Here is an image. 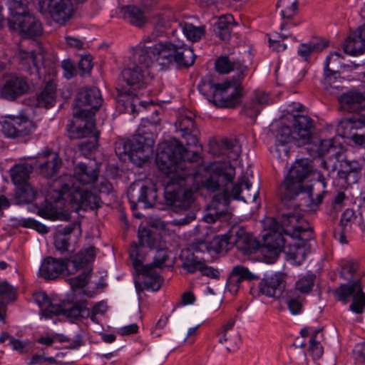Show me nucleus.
Here are the masks:
<instances>
[{
    "instance_id": "f257e3e1",
    "label": "nucleus",
    "mask_w": 365,
    "mask_h": 365,
    "mask_svg": "<svg viewBox=\"0 0 365 365\" xmlns=\"http://www.w3.org/2000/svg\"><path fill=\"white\" fill-rule=\"evenodd\" d=\"M175 126L187 148L176 138L164 142L158 147L155 162L158 169L166 175L165 205L178 212L187 210L194 201V192L186 187L185 181L192 175L190 167L200 158L202 146L198 140L200 130L192 113L180 115Z\"/></svg>"
},
{
    "instance_id": "f03ea898",
    "label": "nucleus",
    "mask_w": 365,
    "mask_h": 365,
    "mask_svg": "<svg viewBox=\"0 0 365 365\" xmlns=\"http://www.w3.org/2000/svg\"><path fill=\"white\" fill-rule=\"evenodd\" d=\"M173 19L174 13L172 9H168L161 13L155 27V32L158 31L159 34L153 33L145 37L134 48L130 66L121 72L123 81L133 89L144 88L151 81L153 77L150 69L155 61L157 62L152 43L158 36L162 35L171 27Z\"/></svg>"
},
{
    "instance_id": "7ed1b4c3",
    "label": "nucleus",
    "mask_w": 365,
    "mask_h": 365,
    "mask_svg": "<svg viewBox=\"0 0 365 365\" xmlns=\"http://www.w3.org/2000/svg\"><path fill=\"white\" fill-rule=\"evenodd\" d=\"M252 184L248 178L242 176L237 183H232L231 190L227 187L222 192L214 195L210 207L203 219L207 223H214L218 220H225L228 214L230 197L245 202H256L259 195V188L251 190Z\"/></svg>"
},
{
    "instance_id": "20e7f679",
    "label": "nucleus",
    "mask_w": 365,
    "mask_h": 365,
    "mask_svg": "<svg viewBox=\"0 0 365 365\" xmlns=\"http://www.w3.org/2000/svg\"><path fill=\"white\" fill-rule=\"evenodd\" d=\"M58 182L59 187L50 191L51 198L55 202L61 200L69 201L76 211L94 210L100 207L99 197L87 189L73 187L71 175L63 176Z\"/></svg>"
},
{
    "instance_id": "39448f33",
    "label": "nucleus",
    "mask_w": 365,
    "mask_h": 365,
    "mask_svg": "<svg viewBox=\"0 0 365 365\" xmlns=\"http://www.w3.org/2000/svg\"><path fill=\"white\" fill-rule=\"evenodd\" d=\"M11 12L8 19L10 30L19 32L24 38H34L42 34L43 28L40 21L26 11V0H6Z\"/></svg>"
},
{
    "instance_id": "423d86ee",
    "label": "nucleus",
    "mask_w": 365,
    "mask_h": 365,
    "mask_svg": "<svg viewBox=\"0 0 365 365\" xmlns=\"http://www.w3.org/2000/svg\"><path fill=\"white\" fill-rule=\"evenodd\" d=\"M312 170V161L307 158L297 160L294 163L279 187L281 199L284 203L301 195L302 192L309 185L305 180Z\"/></svg>"
},
{
    "instance_id": "0eeeda50",
    "label": "nucleus",
    "mask_w": 365,
    "mask_h": 365,
    "mask_svg": "<svg viewBox=\"0 0 365 365\" xmlns=\"http://www.w3.org/2000/svg\"><path fill=\"white\" fill-rule=\"evenodd\" d=\"M152 43L153 52L157 62L163 68L175 63L179 68H187L192 66L195 59L193 51L183 44L179 45L171 42Z\"/></svg>"
},
{
    "instance_id": "6e6552de",
    "label": "nucleus",
    "mask_w": 365,
    "mask_h": 365,
    "mask_svg": "<svg viewBox=\"0 0 365 365\" xmlns=\"http://www.w3.org/2000/svg\"><path fill=\"white\" fill-rule=\"evenodd\" d=\"M69 132L74 138H88V140L81 143L78 145L83 153H90L98 146L99 132L96 129L95 120L88 115L86 118L81 115L80 112L75 113V120L69 125Z\"/></svg>"
},
{
    "instance_id": "1a4fd4ad",
    "label": "nucleus",
    "mask_w": 365,
    "mask_h": 365,
    "mask_svg": "<svg viewBox=\"0 0 365 365\" xmlns=\"http://www.w3.org/2000/svg\"><path fill=\"white\" fill-rule=\"evenodd\" d=\"M245 76V73L241 70L237 73V78H233L232 81L218 83V88L215 90L214 100L209 101L220 108H235L241 103L242 96L240 80Z\"/></svg>"
},
{
    "instance_id": "9d476101",
    "label": "nucleus",
    "mask_w": 365,
    "mask_h": 365,
    "mask_svg": "<svg viewBox=\"0 0 365 365\" xmlns=\"http://www.w3.org/2000/svg\"><path fill=\"white\" fill-rule=\"evenodd\" d=\"M338 101L342 110L355 113L351 120L339 124L338 131L344 125H350L351 128H357L359 124L365 125V96L363 93L350 91L339 96Z\"/></svg>"
},
{
    "instance_id": "9b49d317",
    "label": "nucleus",
    "mask_w": 365,
    "mask_h": 365,
    "mask_svg": "<svg viewBox=\"0 0 365 365\" xmlns=\"http://www.w3.org/2000/svg\"><path fill=\"white\" fill-rule=\"evenodd\" d=\"M102 101L101 94L98 88L81 89L73 104V120H75V113L78 112H80L81 115L85 116L86 119L88 115H91V119H94L95 112L100 108Z\"/></svg>"
},
{
    "instance_id": "f8f14e48",
    "label": "nucleus",
    "mask_w": 365,
    "mask_h": 365,
    "mask_svg": "<svg viewBox=\"0 0 365 365\" xmlns=\"http://www.w3.org/2000/svg\"><path fill=\"white\" fill-rule=\"evenodd\" d=\"M212 173L204 182V187L209 191L215 192L220 186L225 187L223 191L231 186L235 175V168L230 162H214L210 165Z\"/></svg>"
},
{
    "instance_id": "ddd939ff",
    "label": "nucleus",
    "mask_w": 365,
    "mask_h": 365,
    "mask_svg": "<svg viewBox=\"0 0 365 365\" xmlns=\"http://www.w3.org/2000/svg\"><path fill=\"white\" fill-rule=\"evenodd\" d=\"M158 234L145 227L139 229L138 243H133L129 250V256L133 261V267L138 269V266L143 262L145 256V248L152 250L158 249Z\"/></svg>"
},
{
    "instance_id": "4468645a",
    "label": "nucleus",
    "mask_w": 365,
    "mask_h": 365,
    "mask_svg": "<svg viewBox=\"0 0 365 365\" xmlns=\"http://www.w3.org/2000/svg\"><path fill=\"white\" fill-rule=\"evenodd\" d=\"M159 130L158 123L148 120L143 121L138 127V134L133 138L135 140V145L138 146L141 150L138 153L141 158L148 160L153 155L155 139Z\"/></svg>"
},
{
    "instance_id": "2eb2a0df",
    "label": "nucleus",
    "mask_w": 365,
    "mask_h": 365,
    "mask_svg": "<svg viewBox=\"0 0 365 365\" xmlns=\"http://www.w3.org/2000/svg\"><path fill=\"white\" fill-rule=\"evenodd\" d=\"M338 299L346 303L350 297L353 302L349 306V309L356 314H361L365 307V294L362 291L360 280L350 282L348 284H341L335 292Z\"/></svg>"
},
{
    "instance_id": "dca6fc26",
    "label": "nucleus",
    "mask_w": 365,
    "mask_h": 365,
    "mask_svg": "<svg viewBox=\"0 0 365 365\" xmlns=\"http://www.w3.org/2000/svg\"><path fill=\"white\" fill-rule=\"evenodd\" d=\"M301 217L299 214L292 212L282 214V226L284 233L292 238L298 239L301 244L313 238V230L308 224L306 226L297 225Z\"/></svg>"
},
{
    "instance_id": "f3484780",
    "label": "nucleus",
    "mask_w": 365,
    "mask_h": 365,
    "mask_svg": "<svg viewBox=\"0 0 365 365\" xmlns=\"http://www.w3.org/2000/svg\"><path fill=\"white\" fill-rule=\"evenodd\" d=\"M127 195L133 210L138 204H142L144 208L154 207L157 200V192L155 188L146 186L143 182H135L130 185Z\"/></svg>"
},
{
    "instance_id": "a211bd4d",
    "label": "nucleus",
    "mask_w": 365,
    "mask_h": 365,
    "mask_svg": "<svg viewBox=\"0 0 365 365\" xmlns=\"http://www.w3.org/2000/svg\"><path fill=\"white\" fill-rule=\"evenodd\" d=\"M264 227L269 230L264 235V243L267 250L274 255H278L282 251L284 252L287 245L282 235L284 230L282 226V220L279 223L274 218L269 217L265 220Z\"/></svg>"
},
{
    "instance_id": "6ab92c4d",
    "label": "nucleus",
    "mask_w": 365,
    "mask_h": 365,
    "mask_svg": "<svg viewBox=\"0 0 365 365\" xmlns=\"http://www.w3.org/2000/svg\"><path fill=\"white\" fill-rule=\"evenodd\" d=\"M30 87L26 78L16 75L4 76L0 83V97L9 101L26 93Z\"/></svg>"
},
{
    "instance_id": "aec40b11",
    "label": "nucleus",
    "mask_w": 365,
    "mask_h": 365,
    "mask_svg": "<svg viewBox=\"0 0 365 365\" xmlns=\"http://www.w3.org/2000/svg\"><path fill=\"white\" fill-rule=\"evenodd\" d=\"M274 138V144L270 147L269 151L274 158L284 160L288 157L290 143L295 140L291 127L281 123L275 131Z\"/></svg>"
},
{
    "instance_id": "412c9836",
    "label": "nucleus",
    "mask_w": 365,
    "mask_h": 365,
    "mask_svg": "<svg viewBox=\"0 0 365 365\" xmlns=\"http://www.w3.org/2000/svg\"><path fill=\"white\" fill-rule=\"evenodd\" d=\"M78 231L80 235L81 232V224L78 222H73L63 226L58 225L56 228L54 233V247L56 251L61 255H65L64 257H71L69 247L72 235Z\"/></svg>"
},
{
    "instance_id": "4be33fe9",
    "label": "nucleus",
    "mask_w": 365,
    "mask_h": 365,
    "mask_svg": "<svg viewBox=\"0 0 365 365\" xmlns=\"http://www.w3.org/2000/svg\"><path fill=\"white\" fill-rule=\"evenodd\" d=\"M138 273V278L135 279L136 290L140 292L143 289L158 291L160 289L163 279L160 274L152 267V264L143 265V262L138 266V269L135 268Z\"/></svg>"
},
{
    "instance_id": "5701e85b",
    "label": "nucleus",
    "mask_w": 365,
    "mask_h": 365,
    "mask_svg": "<svg viewBox=\"0 0 365 365\" xmlns=\"http://www.w3.org/2000/svg\"><path fill=\"white\" fill-rule=\"evenodd\" d=\"M230 240L232 245L245 255H251L259 248V242L252 235L246 232L242 227L235 226L230 230Z\"/></svg>"
},
{
    "instance_id": "b1692460",
    "label": "nucleus",
    "mask_w": 365,
    "mask_h": 365,
    "mask_svg": "<svg viewBox=\"0 0 365 365\" xmlns=\"http://www.w3.org/2000/svg\"><path fill=\"white\" fill-rule=\"evenodd\" d=\"M68 257L56 259L47 257L43 260L39 269V275L46 280H53L58 278L66 269L70 263Z\"/></svg>"
},
{
    "instance_id": "393cba45",
    "label": "nucleus",
    "mask_w": 365,
    "mask_h": 365,
    "mask_svg": "<svg viewBox=\"0 0 365 365\" xmlns=\"http://www.w3.org/2000/svg\"><path fill=\"white\" fill-rule=\"evenodd\" d=\"M100 170L96 163H79L74 168L73 185L75 186L74 180H76L83 185H91L95 183L99 176Z\"/></svg>"
},
{
    "instance_id": "a878e982",
    "label": "nucleus",
    "mask_w": 365,
    "mask_h": 365,
    "mask_svg": "<svg viewBox=\"0 0 365 365\" xmlns=\"http://www.w3.org/2000/svg\"><path fill=\"white\" fill-rule=\"evenodd\" d=\"M286 282L284 277L279 274H274L264 278L259 284V290L269 297L279 299L284 297Z\"/></svg>"
},
{
    "instance_id": "bb28decb",
    "label": "nucleus",
    "mask_w": 365,
    "mask_h": 365,
    "mask_svg": "<svg viewBox=\"0 0 365 365\" xmlns=\"http://www.w3.org/2000/svg\"><path fill=\"white\" fill-rule=\"evenodd\" d=\"M135 143L134 138L132 140L118 139L114 144L115 153L120 159L128 156L130 160L140 165L146 162L147 160L140 157L138 153L141 150L138 146L135 145Z\"/></svg>"
},
{
    "instance_id": "cd10ccee",
    "label": "nucleus",
    "mask_w": 365,
    "mask_h": 365,
    "mask_svg": "<svg viewBox=\"0 0 365 365\" xmlns=\"http://www.w3.org/2000/svg\"><path fill=\"white\" fill-rule=\"evenodd\" d=\"M258 278V276L252 273L248 268L237 265L232 268L230 274L226 288L230 293L236 294L242 281H252Z\"/></svg>"
},
{
    "instance_id": "c85d7f7f",
    "label": "nucleus",
    "mask_w": 365,
    "mask_h": 365,
    "mask_svg": "<svg viewBox=\"0 0 365 365\" xmlns=\"http://www.w3.org/2000/svg\"><path fill=\"white\" fill-rule=\"evenodd\" d=\"M39 173L46 178L53 177L61 166V160L54 152H48L38 158Z\"/></svg>"
},
{
    "instance_id": "c756f323",
    "label": "nucleus",
    "mask_w": 365,
    "mask_h": 365,
    "mask_svg": "<svg viewBox=\"0 0 365 365\" xmlns=\"http://www.w3.org/2000/svg\"><path fill=\"white\" fill-rule=\"evenodd\" d=\"M290 122L294 133L302 143H309L312 139V130L314 128L312 119L308 115L298 114L292 115Z\"/></svg>"
},
{
    "instance_id": "7c9ffc66",
    "label": "nucleus",
    "mask_w": 365,
    "mask_h": 365,
    "mask_svg": "<svg viewBox=\"0 0 365 365\" xmlns=\"http://www.w3.org/2000/svg\"><path fill=\"white\" fill-rule=\"evenodd\" d=\"M331 56H327L324 63L323 88L331 95H336L342 88L340 73L329 68Z\"/></svg>"
},
{
    "instance_id": "2f4dec72",
    "label": "nucleus",
    "mask_w": 365,
    "mask_h": 365,
    "mask_svg": "<svg viewBox=\"0 0 365 365\" xmlns=\"http://www.w3.org/2000/svg\"><path fill=\"white\" fill-rule=\"evenodd\" d=\"M344 50L346 53L357 56L365 52V24L352 32L346 38Z\"/></svg>"
},
{
    "instance_id": "473e14b6",
    "label": "nucleus",
    "mask_w": 365,
    "mask_h": 365,
    "mask_svg": "<svg viewBox=\"0 0 365 365\" xmlns=\"http://www.w3.org/2000/svg\"><path fill=\"white\" fill-rule=\"evenodd\" d=\"M341 169L338 172V176L340 180L344 181L346 186L351 185L357 182L359 173L362 166L361 163L355 160H344L341 164Z\"/></svg>"
},
{
    "instance_id": "72a5a7b5",
    "label": "nucleus",
    "mask_w": 365,
    "mask_h": 365,
    "mask_svg": "<svg viewBox=\"0 0 365 365\" xmlns=\"http://www.w3.org/2000/svg\"><path fill=\"white\" fill-rule=\"evenodd\" d=\"M49 7L52 18L58 23L68 20L73 10L71 0H51Z\"/></svg>"
},
{
    "instance_id": "f704fd0d",
    "label": "nucleus",
    "mask_w": 365,
    "mask_h": 365,
    "mask_svg": "<svg viewBox=\"0 0 365 365\" xmlns=\"http://www.w3.org/2000/svg\"><path fill=\"white\" fill-rule=\"evenodd\" d=\"M241 146L234 138H224L217 143V150L214 153L218 156H225L230 160H236L241 153Z\"/></svg>"
},
{
    "instance_id": "c9c22d12",
    "label": "nucleus",
    "mask_w": 365,
    "mask_h": 365,
    "mask_svg": "<svg viewBox=\"0 0 365 365\" xmlns=\"http://www.w3.org/2000/svg\"><path fill=\"white\" fill-rule=\"evenodd\" d=\"M56 97V84L53 80H49L37 95L36 106L46 108H51L54 106Z\"/></svg>"
},
{
    "instance_id": "e433bc0d",
    "label": "nucleus",
    "mask_w": 365,
    "mask_h": 365,
    "mask_svg": "<svg viewBox=\"0 0 365 365\" xmlns=\"http://www.w3.org/2000/svg\"><path fill=\"white\" fill-rule=\"evenodd\" d=\"M23 68L25 70L33 72V69L38 73L40 66L43 64V56L40 52H31L20 51L18 56Z\"/></svg>"
},
{
    "instance_id": "4c0bfd02",
    "label": "nucleus",
    "mask_w": 365,
    "mask_h": 365,
    "mask_svg": "<svg viewBox=\"0 0 365 365\" xmlns=\"http://www.w3.org/2000/svg\"><path fill=\"white\" fill-rule=\"evenodd\" d=\"M232 244L230 240V233L228 235L215 237L208 245L205 242H200L193 247L197 252H205V250H212L216 253L227 251L229 249V245Z\"/></svg>"
},
{
    "instance_id": "58836bf2",
    "label": "nucleus",
    "mask_w": 365,
    "mask_h": 365,
    "mask_svg": "<svg viewBox=\"0 0 365 365\" xmlns=\"http://www.w3.org/2000/svg\"><path fill=\"white\" fill-rule=\"evenodd\" d=\"M329 41L321 38H313L307 43H301L298 54L305 60L314 52H321L329 46Z\"/></svg>"
},
{
    "instance_id": "ea45409f",
    "label": "nucleus",
    "mask_w": 365,
    "mask_h": 365,
    "mask_svg": "<svg viewBox=\"0 0 365 365\" xmlns=\"http://www.w3.org/2000/svg\"><path fill=\"white\" fill-rule=\"evenodd\" d=\"M237 317L229 319L222 327L216 331V335L218 336V341L220 344H223L225 343L230 344L237 345L240 341V336L237 334L232 336L229 331H231L235 324Z\"/></svg>"
},
{
    "instance_id": "a19ab883",
    "label": "nucleus",
    "mask_w": 365,
    "mask_h": 365,
    "mask_svg": "<svg viewBox=\"0 0 365 365\" xmlns=\"http://www.w3.org/2000/svg\"><path fill=\"white\" fill-rule=\"evenodd\" d=\"M123 17L131 24L141 27L145 23V17L143 11L135 6H123L120 9Z\"/></svg>"
},
{
    "instance_id": "79ce46f5",
    "label": "nucleus",
    "mask_w": 365,
    "mask_h": 365,
    "mask_svg": "<svg viewBox=\"0 0 365 365\" xmlns=\"http://www.w3.org/2000/svg\"><path fill=\"white\" fill-rule=\"evenodd\" d=\"M83 303H66L63 304V314L71 322L79 320L84 317V314L89 315V309Z\"/></svg>"
},
{
    "instance_id": "37998d69",
    "label": "nucleus",
    "mask_w": 365,
    "mask_h": 365,
    "mask_svg": "<svg viewBox=\"0 0 365 365\" xmlns=\"http://www.w3.org/2000/svg\"><path fill=\"white\" fill-rule=\"evenodd\" d=\"M14 200L18 205L31 202L36 196V190L30 183L16 185Z\"/></svg>"
},
{
    "instance_id": "c03bdc74",
    "label": "nucleus",
    "mask_w": 365,
    "mask_h": 365,
    "mask_svg": "<svg viewBox=\"0 0 365 365\" xmlns=\"http://www.w3.org/2000/svg\"><path fill=\"white\" fill-rule=\"evenodd\" d=\"M232 16H222L214 24V32L222 40L227 41L230 38L231 29L233 27L232 24Z\"/></svg>"
},
{
    "instance_id": "a18cd8bd",
    "label": "nucleus",
    "mask_w": 365,
    "mask_h": 365,
    "mask_svg": "<svg viewBox=\"0 0 365 365\" xmlns=\"http://www.w3.org/2000/svg\"><path fill=\"white\" fill-rule=\"evenodd\" d=\"M33 167L27 163L16 165L11 170V180L15 185L28 183Z\"/></svg>"
},
{
    "instance_id": "49530a36",
    "label": "nucleus",
    "mask_w": 365,
    "mask_h": 365,
    "mask_svg": "<svg viewBox=\"0 0 365 365\" xmlns=\"http://www.w3.org/2000/svg\"><path fill=\"white\" fill-rule=\"evenodd\" d=\"M181 259H182V267L190 274L199 270L204 262L199 256L195 255L190 250L183 251L181 254Z\"/></svg>"
},
{
    "instance_id": "de8ad7c7",
    "label": "nucleus",
    "mask_w": 365,
    "mask_h": 365,
    "mask_svg": "<svg viewBox=\"0 0 365 365\" xmlns=\"http://www.w3.org/2000/svg\"><path fill=\"white\" fill-rule=\"evenodd\" d=\"M38 214L43 218L51 220H68L70 218V215L68 212L59 211L51 202H48L47 200L44 206L38 208Z\"/></svg>"
},
{
    "instance_id": "09e8293b",
    "label": "nucleus",
    "mask_w": 365,
    "mask_h": 365,
    "mask_svg": "<svg viewBox=\"0 0 365 365\" xmlns=\"http://www.w3.org/2000/svg\"><path fill=\"white\" fill-rule=\"evenodd\" d=\"M290 24L288 22L282 23L281 24V31L280 34H278V36L275 38H269V47L277 52L283 51L287 48L286 44L281 43V40H284L289 37L292 36V34L289 31H287V29L289 28Z\"/></svg>"
},
{
    "instance_id": "8fccbe9b",
    "label": "nucleus",
    "mask_w": 365,
    "mask_h": 365,
    "mask_svg": "<svg viewBox=\"0 0 365 365\" xmlns=\"http://www.w3.org/2000/svg\"><path fill=\"white\" fill-rule=\"evenodd\" d=\"M180 26L186 38L192 42L200 41L205 34V26H196L189 23L180 24Z\"/></svg>"
},
{
    "instance_id": "3c124183",
    "label": "nucleus",
    "mask_w": 365,
    "mask_h": 365,
    "mask_svg": "<svg viewBox=\"0 0 365 365\" xmlns=\"http://www.w3.org/2000/svg\"><path fill=\"white\" fill-rule=\"evenodd\" d=\"M284 252L287 257L294 261L297 264H300L305 258V247L303 244L299 242L287 245Z\"/></svg>"
},
{
    "instance_id": "603ef678",
    "label": "nucleus",
    "mask_w": 365,
    "mask_h": 365,
    "mask_svg": "<svg viewBox=\"0 0 365 365\" xmlns=\"http://www.w3.org/2000/svg\"><path fill=\"white\" fill-rule=\"evenodd\" d=\"M95 247L91 246L79 252L78 256L71 263L76 270L79 269L83 265L93 261L95 258Z\"/></svg>"
},
{
    "instance_id": "864d4df0",
    "label": "nucleus",
    "mask_w": 365,
    "mask_h": 365,
    "mask_svg": "<svg viewBox=\"0 0 365 365\" xmlns=\"http://www.w3.org/2000/svg\"><path fill=\"white\" fill-rule=\"evenodd\" d=\"M322 339V329H319L315 330L314 334L309 340V351L314 359H319L323 354V348L320 344V339Z\"/></svg>"
},
{
    "instance_id": "5fc2aeb1",
    "label": "nucleus",
    "mask_w": 365,
    "mask_h": 365,
    "mask_svg": "<svg viewBox=\"0 0 365 365\" xmlns=\"http://www.w3.org/2000/svg\"><path fill=\"white\" fill-rule=\"evenodd\" d=\"M18 117H9L3 120H0V135L7 138H16V124H17Z\"/></svg>"
},
{
    "instance_id": "6e6d98bb",
    "label": "nucleus",
    "mask_w": 365,
    "mask_h": 365,
    "mask_svg": "<svg viewBox=\"0 0 365 365\" xmlns=\"http://www.w3.org/2000/svg\"><path fill=\"white\" fill-rule=\"evenodd\" d=\"M16 298V289L8 282H0V302L4 307Z\"/></svg>"
},
{
    "instance_id": "4d7b16f0",
    "label": "nucleus",
    "mask_w": 365,
    "mask_h": 365,
    "mask_svg": "<svg viewBox=\"0 0 365 365\" xmlns=\"http://www.w3.org/2000/svg\"><path fill=\"white\" fill-rule=\"evenodd\" d=\"M315 277L314 274H309L300 278L296 282V289L302 294L309 293L314 287Z\"/></svg>"
},
{
    "instance_id": "13d9d810",
    "label": "nucleus",
    "mask_w": 365,
    "mask_h": 365,
    "mask_svg": "<svg viewBox=\"0 0 365 365\" xmlns=\"http://www.w3.org/2000/svg\"><path fill=\"white\" fill-rule=\"evenodd\" d=\"M217 88H218V83H214L210 78H202L198 85L200 92L207 98H212V100H214V94Z\"/></svg>"
},
{
    "instance_id": "bf43d9fd",
    "label": "nucleus",
    "mask_w": 365,
    "mask_h": 365,
    "mask_svg": "<svg viewBox=\"0 0 365 365\" xmlns=\"http://www.w3.org/2000/svg\"><path fill=\"white\" fill-rule=\"evenodd\" d=\"M349 127L351 130H356L351 136V141L358 147L365 148V125L364 124L358 125V128H351L350 125H344L343 128Z\"/></svg>"
},
{
    "instance_id": "052dcab7",
    "label": "nucleus",
    "mask_w": 365,
    "mask_h": 365,
    "mask_svg": "<svg viewBox=\"0 0 365 365\" xmlns=\"http://www.w3.org/2000/svg\"><path fill=\"white\" fill-rule=\"evenodd\" d=\"M63 304H53L51 299L48 300V304L42 309L41 314L46 318H51L54 315L63 314Z\"/></svg>"
},
{
    "instance_id": "680f3d73",
    "label": "nucleus",
    "mask_w": 365,
    "mask_h": 365,
    "mask_svg": "<svg viewBox=\"0 0 365 365\" xmlns=\"http://www.w3.org/2000/svg\"><path fill=\"white\" fill-rule=\"evenodd\" d=\"M31 129L32 123L28 118L18 117L17 124H16V138L29 135Z\"/></svg>"
},
{
    "instance_id": "e2e57ef3",
    "label": "nucleus",
    "mask_w": 365,
    "mask_h": 365,
    "mask_svg": "<svg viewBox=\"0 0 365 365\" xmlns=\"http://www.w3.org/2000/svg\"><path fill=\"white\" fill-rule=\"evenodd\" d=\"M89 272H83L76 277H72L68 279L69 284L73 290L84 287L88 282Z\"/></svg>"
},
{
    "instance_id": "0e129e2a",
    "label": "nucleus",
    "mask_w": 365,
    "mask_h": 365,
    "mask_svg": "<svg viewBox=\"0 0 365 365\" xmlns=\"http://www.w3.org/2000/svg\"><path fill=\"white\" fill-rule=\"evenodd\" d=\"M319 153L321 155L327 154L334 155H340V153L337 150L336 148L334 145L332 139H327L321 141Z\"/></svg>"
},
{
    "instance_id": "69168bd1",
    "label": "nucleus",
    "mask_w": 365,
    "mask_h": 365,
    "mask_svg": "<svg viewBox=\"0 0 365 365\" xmlns=\"http://www.w3.org/2000/svg\"><path fill=\"white\" fill-rule=\"evenodd\" d=\"M215 68L220 73H227L235 69V63L228 57L222 56L216 61Z\"/></svg>"
},
{
    "instance_id": "338daca9",
    "label": "nucleus",
    "mask_w": 365,
    "mask_h": 365,
    "mask_svg": "<svg viewBox=\"0 0 365 365\" xmlns=\"http://www.w3.org/2000/svg\"><path fill=\"white\" fill-rule=\"evenodd\" d=\"M338 156L329 155L327 158L320 157L317 160L319 161L320 165L328 173L334 172L336 170L338 163Z\"/></svg>"
},
{
    "instance_id": "774afa93",
    "label": "nucleus",
    "mask_w": 365,
    "mask_h": 365,
    "mask_svg": "<svg viewBox=\"0 0 365 365\" xmlns=\"http://www.w3.org/2000/svg\"><path fill=\"white\" fill-rule=\"evenodd\" d=\"M261 109L260 106H258L255 101L250 99L244 105L242 113L247 117L255 118L259 113Z\"/></svg>"
}]
</instances>
